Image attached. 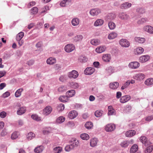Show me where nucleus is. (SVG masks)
<instances>
[{"label":"nucleus","mask_w":153,"mask_h":153,"mask_svg":"<svg viewBox=\"0 0 153 153\" xmlns=\"http://www.w3.org/2000/svg\"><path fill=\"white\" fill-rule=\"evenodd\" d=\"M91 43L94 45H97L100 44V41L97 39H92L91 41Z\"/></svg>","instance_id":"nucleus-35"},{"label":"nucleus","mask_w":153,"mask_h":153,"mask_svg":"<svg viewBox=\"0 0 153 153\" xmlns=\"http://www.w3.org/2000/svg\"><path fill=\"white\" fill-rule=\"evenodd\" d=\"M66 87L64 86H61L59 87L58 88V91L59 92H63L66 90Z\"/></svg>","instance_id":"nucleus-60"},{"label":"nucleus","mask_w":153,"mask_h":153,"mask_svg":"<svg viewBox=\"0 0 153 153\" xmlns=\"http://www.w3.org/2000/svg\"><path fill=\"white\" fill-rule=\"evenodd\" d=\"M136 134V131L134 130H130L127 131L125 133L126 136L128 137H132Z\"/></svg>","instance_id":"nucleus-23"},{"label":"nucleus","mask_w":153,"mask_h":153,"mask_svg":"<svg viewBox=\"0 0 153 153\" xmlns=\"http://www.w3.org/2000/svg\"><path fill=\"white\" fill-rule=\"evenodd\" d=\"M94 71V68L91 67H88L85 70L84 74L87 75H90L92 74Z\"/></svg>","instance_id":"nucleus-14"},{"label":"nucleus","mask_w":153,"mask_h":153,"mask_svg":"<svg viewBox=\"0 0 153 153\" xmlns=\"http://www.w3.org/2000/svg\"><path fill=\"white\" fill-rule=\"evenodd\" d=\"M143 30L144 31L148 33H149L153 34V27L150 25L145 26Z\"/></svg>","instance_id":"nucleus-13"},{"label":"nucleus","mask_w":153,"mask_h":153,"mask_svg":"<svg viewBox=\"0 0 153 153\" xmlns=\"http://www.w3.org/2000/svg\"><path fill=\"white\" fill-rule=\"evenodd\" d=\"M140 141L144 144L145 146H147L149 144H150V143L147 140V138L145 136H142L140 138Z\"/></svg>","instance_id":"nucleus-19"},{"label":"nucleus","mask_w":153,"mask_h":153,"mask_svg":"<svg viewBox=\"0 0 153 153\" xmlns=\"http://www.w3.org/2000/svg\"><path fill=\"white\" fill-rule=\"evenodd\" d=\"M80 21L77 18H74L72 19L71 20V24L73 26H76L79 24Z\"/></svg>","instance_id":"nucleus-24"},{"label":"nucleus","mask_w":153,"mask_h":153,"mask_svg":"<svg viewBox=\"0 0 153 153\" xmlns=\"http://www.w3.org/2000/svg\"><path fill=\"white\" fill-rule=\"evenodd\" d=\"M101 10L98 8H95L91 9L89 12L91 15L93 16H97L101 13Z\"/></svg>","instance_id":"nucleus-6"},{"label":"nucleus","mask_w":153,"mask_h":153,"mask_svg":"<svg viewBox=\"0 0 153 153\" xmlns=\"http://www.w3.org/2000/svg\"><path fill=\"white\" fill-rule=\"evenodd\" d=\"M19 133L17 132H14L11 135V138L12 139H15L18 137Z\"/></svg>","instance_id":"nucleus-56"},{"label":"nucleus","mask_w":153,"mask_h":153,"mask_svg":"<svg viewBox=\"0 0 153 153\" xmlns=\"http://www.w3.org/2000/svg\"><path fill=\"white\" fill-rule=\"evenodd\" d=\"M104 21L101 19H98L96 20L94 23V25L95 27L101 26L103 24Z\"/></svg>","instance_id":"nucleus-32"},{"label":"nucleus","mask_w":153,"mask_h":153,"mask_svg":"<svg viewBox=\"0 0 153 153\" xmlns=\"http://www.w3.org/2000/svg\"><path fill=\"white\" fill-rule=\"evenodd\" d=\"M119 43L121 46L123 47H128L130 45L129 42L126 39H122L119 41Z\"/></svg>","instance_id":"nucleus-7"},{"label":"nucleus","mask_w":153,"mask_h":153,"mask_svg":"<svg viewBox=\"0 0 153 153\" xmlns=\"http://www.w3.org/2000/svg\"><path fill=\"white\" fill-rule=\"evenodd\" d=\"M118 35L117 33L115 32H112L109 33L108 36V38L109 39H113L116 38Z\"/></svg>","instance_id":"nucleus-28"},{"label":"nucleus","mask_w":153,"mask_h":153,"mask_svg":"<svg viewBox=\"0 0 153 153\" xmlns=\"http://www.w3.org/2000/svg\"><path fill=\"white\" fill-rule=\"evenodd\" d=\"M54 150L55 153H59L62 151V148L61 147L58 146L54 148Z\"/></svg>","instance_id":"nucleus-55"},{"label":"nucleus","mask_w":153,"mask_h":153,"mask_svg":"<svg viewBox=\"0 0 153 153\" xmlns=\"http://www.w3.org/2000/svg\"><path fill=\"white\" fill-rule=\"evenodd\" d=\"M26 110V109L25 107H21L18 110L17 114L19 115H21L25 112Z\"/></svg>","instance_id":"nucleus-36"},{"label":"nucleus","mask_w":153,"mask_h":153,"mask_svg":"<svg viewBox=\"0 0 153 153\" xmlns=\"http://www.w3.org/2000/svg\"><path fill=\"white\" fill-rule=\"evenodd\" d=\"M140 63L137 62H131L128 64V67L132 69H137L140 66Z\"/></svg>","instance_id":"nucleus-11"},{"label":"nucleus","mask_w":153,"mask_h":153,"mask_svg":"<svg viewBox=\"0 0 153 153\" xmlns=\"http://www.w3.org/2000/svg\"><path fill=\"white\" fill-rule=\"evenodd\" d=\"M153 150V146L150 145L146 148L145 151V153H150Z\"/></svg>","instance_id":"nucleus-47"},{"label":"nucleus","mask_w":153,"mask_h":153,"mask_svg":"<svg viewBox=\"0 0 153 153\" xmlns=\"http://www.w3.org/2000/svg\"><path fill=\"white\" fill-rule=\"evenodd\" d=\"M145 84L146 85L149 86L153 85V78L148 79L145 81Z\"/></svg>","instance_id":"nucleus-38"},{"label":"nucleus","mask_w":153,"mask_h":153,"mask_svg":"<svg viewBox=\"0 0 153 153\" xmlns=\"http://www.w3.org/2000/svg\"><path fill=\"white\" fill-rule=\"evenodd\" d=\"M78 60L79 61L82 63H85L87 61L88 59L85 56L81 55L79 56Z\"/></svg>","instance_id":"nucleus-34"},{"label":"nucleus","mask_w":153,"mask_h":153,"mask_svg":"<svg viewBox=\"0 0 153 153\" xmlns=\"http://www.w3.org/2000/svg\"><path fill=\"white\" fill-rule=\"evenodd\" d=\"M52 110V108L51 106H47L44 109L43 114L45 115H48L51 113Z\"/></svg>","instance_id":"nucleus-9"},{"label":"nucleus","mask_w":153,"mask_h":153,"mask_svg":"<svg viewBox=\"0 0 153 153\" xmlns=\"http://www.w3.org/2000/svg\"><path fill=\"white\" fill-rule=\"evenodd\" d=\"M111 59V55L109 54H106L103 55L102 57V60L105 62H109Z\"/></svg>","instance_id":"nucleus-31"},{"label":"nucleus","mask_w":153,"mask_h":153,"mask_svg":"<svg viewBox=\"0 0 153 153\" xmlns=\"http://www.w3.org/2000/svg\"><path fill=\"white\" fill-rule=\"evenodd\" d=\"M69 83L71 87L72 88L77 89L81 88V86L79 84L76 82H70Z\"/></svg>","instance_id":"nucleus-18"},{"label":"nucleus","mask_w":153,"mask_h":153,"mask_svg":"<svg viewBox=\"0 0 153 153\" xmlns=\"http://www.w3.org/2000/svg\"><path fill=\"white\" fill-rule=\"evenodd\" d=\"M64 109L65 105L61 103L58 105L57 109L59 111H62Z\"/></svg>","instance_id":"nucleus-52"},{"label":"nucleus","mask_w":153,"mask_h":153,"mask_svg":"<svg viewBox=\"0 0 153 153\" xmlns=\"http://www.w3.org/2000/svg\"><path fill=\"white\" fill-rule=\"evenodd\" d=\"M108 115H115L116 114V112L115 109H114L112 106L110 105L108 107Z\"/></svg>","instance_id":"nucleus-21"},{"label":"nucleus","mask_w":153,"mask_h":153,"mask_svg":"<svg viewBox=\"0 0 153 153\" xmlns=\"http://www.w3.org/2000/svg\"><path fill=\"white\" fill-rule=\"evenodd\" d=\"M51 129L50 127H47L44 128L43 131V133L44 134H47L51 132Z\"/></svg>","instance_id":"nucleus-43"},{"label":"nucleus","mask_w":153,"mask_h":153,"mask_svg":"<svg viewBox=\"0 0 153 153\" xmlns=\"http://www.w3.org/2000/svg\"><path fill=\"white\" fill-rule=\"evenodd\" d=\"M31 118L33 120H35L37 121L41 120V118L36 114L32 115L31 116Z\"/></svg>","instance_id":"nucleus-50"},{"label":"nucleus","mask_w":153,"mask_h":153,"mask_svg":"<svg viewBox=\"0 0 153 153\" xmlns=\"http://www.w3.org/2000/svg\"><path fill=\"white\" fill-rule=\"evenodd\" d=\"M59 100L62 102H67L68 101V97L66 95V96H60L59 98Z\"/></svg>","instance_id":"nucleus-45"},{"label":"nucleus","mask_w":153,"mask_h":153,"mask_svg":"<svg viewBox=\"0 0 153 153\" xmlns=\"http://www.w3.org/2000/svg\"><path fill=\"white\" fill-rule=\"evenodd\" d=\"M114 72V69L113 67L109 66L105 69V73L108 75H110Z\"/></svg>","instance_id":"nucleus-25"},{"label":"nucleus","mask_w":153,"mask_h":153,"mask_svg":"<svg viewBox=\"0 0 153 153\" xmlns=\"http://www.w3.org/2000/svg\"><path fill=\"white\" fill-rule=\"evenodd\" d=\"M43 149V146L41 145L36 148L34 150V151L35 152L39 153L42 152Z\"/></svg>","instance_id":"nucleus-39"},{"label":"nucleus","mask_w":153,"mask_h":153,"mask_svg":"<svg viewBox=\"0 0 153 153\" xmlns=\"http://www.w3.org/2000/svg\"><path fill=\"white\" fill-rule=\"evenodd\" d=\"M119 83L117 82L110 83L109 84L110 88L113 90L116 89L119 86Z\"/></svg>","instance_id":"nucleus-16"},{"label":"nucleus","mask_w":153,"mask_h":153,"mask_svg":"<svg viewBox=\"0 0 153 153\" xmlns=\"http://www.w3.org/2000/svg\"><path fill=\"white\" fill-rule=\"evenodd\" d=\"M147 21L148 19L147 18H143L141 19L140 20H139L138 21L137 23L138 24H141L146 22Z\"/></svg>","instance_id":"nucleus-58"},{"label":"nucleus","mask_w":153,"mask_h":153,"mask_svg":"<svg viewBox=\"0 0 153 153\" xmlns=\"http://www.w3.org/2000/svg\"><path fill=\"white\" fill-rule=\"evenodd\" d=\"M121 146L123 147H126L128 145L127 141H124L122 142L120 144Z\"/></svg>","instance_id":"nucleus-59"},{"label":"nucleus","mask_w":153,"mask_h":153,"mask_svg":"<svg viewBox=\"0 0 153 153\" xmlns=\"http://www.w3.org/2000/svg\"><path fill=\"white\" fill-rule=\"evenodd\" d=\"M145 77V75L142 73H139L135 74L133 76L134 79L138 81H141L143 80Z\"/></svg>","instance_id":"nucleus-2"},{"label":"nucleus","mask_w":153,"mask_h":153,"mask_svg":"<svg viewBox=\"0 0 153 153\" xmlns=\"http://www.w3.org/2000/svg\"><path fill=\"white\" fill-rule=\"evenodd\" d=\"M65 120V118L63 117H60L56 120V122L59 123H61L64 122Z\"/></svg>","instance_id":"nucleus-53"},{"label":"nucleus","mask_w":153,"mask_h":153,"mask_svg":"<svg viewBox=\"0 0 153 153\" xmlns=\"http://www.w3.org/2000/svg\"><path fill=\"white\" fill-rule=\"evenodd\" d=\"M149 59V57L147 55H143L140 56L139 60L140 62H145L148 61Z\"/></svg>","instance_id":"nucleus-26"},{"label":"nucleus","mask_w":153,"mask_h":153,"mask_svg":"<svg viewBox=\"0 0 153 153\" xmlns=\"http://www.w3.org/2000/svg\"><path fill=\"white\" fill-rule=\"evenodd\" d=\"M10 95V93L9 91H7L2 94V97L4 98H5L9 97Z\"/></svg>","instance_id":"nucleus-63"},{"label":"nucleus","mask_w":153,"mask_h":153,"mask_svg":"<svg viewBox=\"0 0 153 153\" xmlns=\"http://www.w3.org/2000/svg\"><path fill=\"white\" fill-rule=\"evenodd\" d=\"M103 113V111L102 110H97L95 113V115L97 117H100L101 116Z\"/></svg>","instance_id":"nucleus-51"},{"label":"nucleus","mask_w":153,"mask_h":153,"mask_svg":"<svg viewBox=\"0 0 153 153\" xmlns=\"http://www.w3.org/2000/svg\"><path fill=\"white\" fill-rule=\"evenodd\" d=\"M35 134L32 132L29 133L27 136V138L28 140H30L35 137Z\"/></svg>","instance_id":"nucleus-49"},{"label":"nucleus","mask_w":153,"mask_h":153,"mask_svg":"<svg viewBox=\"0 0 153 153\" xmlns=\"http://www.w3.org/2000/svg\"><path fill=\"white\" fill-rule=\"evenodd\" d=\"M31 12L33 14H36L38 11V9L36 7H33L31 9Z\"/></svg>","instance_id":"nucleus-62"},{"label":"nucleus","mask_w":153,"mask_h":153,"mask_svg":"<svg viewBox=\"0 0 153 153\" xmlns=\"http://www.w3.org/2000/svg\"><path fill=\"white\" fill-rule=\"evenodd\" d=\"M138 146L137 145L134 144L131 146L130 150V152L132 153H134L136 152L138 149Z\"/></svg>","instance_id":"nucleus-44"},{"label":"nucleus","mask_w":153,"mask_h":153,"mask_svg":"<svg viewBox=\"0 0 153 153\" xmlns=\"http://www.w3.org/2000/svg\"><path fill=\"white\" fill-rule=\"evenodd\" d=\"M75 91L74 90H71L66 92V95L68 98L72 97L75 95Z\"/></svg>","instance_id":"nucleus-33"},{"label":"nucleus","mask_w":153,"mask_h":153,"mask_svg":"<svg viewBox=\"0 0 153 153\" xmlns=\"http://www.w3.org/2000/svg\"><path fill=\"white\" fill-rule=\"evenodd\" d=\"M78 76V72L75 70H73L68 73V77L70 78L76 79Z\"/></svg>","instance_id":"nucleus-4"},{"label":"nucleus","mask_w":153,"mask_h":153,"mask_svg":"<svg viewBox=\"0 0 153 153\" xmlns=\"http://www.w3.org/2000/svg\"><path fill=\"white\" fill-rule=\"evenodd\" d=\"M116 128L115 125L113 123L107 124L105 126V130L107 132H111L113 131Z\"/></svg>","instance_id":"nucleus-3"},{"label":"nucleus","mask_w":153,"mask_h":153,"mask_svg":"<svg viewBox=\"0 0 153 153\" xmlns=\"http://www.w3.org/2000/svg\"><path fill=\"white\" fill-rule=\"evenodd\" d=\"M128 16L125 13L121 12L119 14V18L121 19H127L128 18Z\"/></svg>","instance_id":"nucleus-27"},{"label":"nucleus","mask_w":153,"mask_h":153,"mask_svg":"<svg viewBox=\"0 0 153 153\" xmlns=\"http://www.w3.org/2000/svg\"><path fill=\"white\" fill-rule=\"evenodd\" d=\"M23 89L20 88L18 89L15 94V96L16 97H19L21 96L22 92L23 91Z\"/></svg>","instance_id":"nucleus-40"},{"label":"nucleus","mask_w":153,"mask_h":153,"mask_svg":"<svg viewBox=\"0 0 153 153\" xmlns=\"http://www.w3.org/2000/svg\"><path fill=\"white\" fill-rule=\"evenodd\" d=\"M56 60L55 58L50 57L47 60L46 62L48 64L53 65L56 62Z\"/></svg>","instance_id":"nucleus-30"},{"label":"nucleus","mask_w":153,"mask_h":153,"mask_svg":"<svg viewBox=\"0 0 153 153\" xmlns=\"http://www.w3.org/2000/svg\"><path fill=\"white\" fill-rule=\"evenodd\" d=\"M106 49L105 46H100L97 48L96 49V51L99 53H101L104 51Z\"/></svg>","instance_id":"nucleus-29"},{"label":"nucleus","mask_w":153,"mask_h":153,"mask_svg":"<svg viewBox=\"0 0 153 153\" xmlns=\"http://www.w3.org/2000/svg\"><path fill=\"white\" fill-rule=\"evenodd\" d=\"M79 142L78 140H74L72 142V143L69 145L66 146L65 148V150L66 152H69L72 149H73L75 147H77Z\"/></svg>","instance_id":"nucleus-1"},{"label":"nucleus","mask_w":153,"mask_h":153,"mask_svg":"<svg viewBox=\"0 0 153 153\" xmlns=\"http://www.w3.org/2000/svg\"><path fill=\"white\" fill-rule=\"evenodd\" d=\"M85 127L88 129H90L93 127V123L91 122H87L85 124Z\"/></svg>","instance_id":"nucleus-42"},{"label":"nucleus","mask_w":153,"mask_h":153,"mask_svg":"<svg viewBox=\"0 0 153 153\" xmlns=\"http://www.w3.org/2000/svg\"><path fill=\"white\" fill-rule=\"evenodd\" d=\"M75 49L74 45L71 44H67L65 46V51L68 53H70L74 50Z\"/></svg>","instance_id":"nucleus-5"},{"label":"nucleus","mask_w":153,"mask_h":153,"mask_svg":"<svg viewBox=\"0 0 153 153\" xmlns=\"http://www.w3.org/2000/svg\"><path fill=\"white\" fill-rule=\"evenodd\" d=\"M131 99V97L128 95H126L121 97L120 99V102L122 103H124L129 101Z\"/></svg>","instance_id":"nucleus-12"},{"label":"nucleus","mask_w":153,"mask_h":153,"mask_svg":"<svg viewBox=\"0 0 153 153\" xmlns=\"http://www.w3.org/2000/svg\"><path fill=\"white\" fill-rule=\"evenodd\" d=\"M77 112L75 110H72L70 111L68 115V117L70 119H73L77 116Z\"/></svg>","instance_id":"nucleus-8"},{"label":"nucleus","mask_w":153,"mask_h":153,"mask_svg":"<svg viewBox=\"0 0 153 153\" xmlns=\"http://www.w3.org/2000/svg\"><path fill=\"white\" fill-rule=\"evenodd\" d=\"M108 19H109L110 20H112L114 19L116 17V15L114 13H110L108 15Z\"/></svg>","instance_id":"nucleus-54"},{"label":"nucleus","mask_w":153,"mask_h":153,"mask_svg":"<svg viewBox=\"0 0 153 153\" xmlns=\"http://www.w3.org/2000/svg\"><path fill=\"white\" fill-rule=\"evenodd\" d=\"M83 39V36L81 35H77L73 38V41L75 42L81 41Z\"/></svg>","instance_id":"nucleus-37"},{"label":"nucleus","mask_w":153,"mask_h":153,"mask_svg":"<svg viewBox=\"0 0 153 153\" xmlns=\"http://www.w3.org/2000/svg\"><path fill=\"white\" fill-rule=\"evenodd\" d=\"M71 4V0H63L60 3V5L62 7H68Z\"/></svg>","instance_id":"nucleus-10"},{"label":"nucleus","mask_w":153,"mask_h":153,"mask_svg":"<svg viewBox=\"0 0 153 153\" xmlns=\"http://www.w3.org/2000/svg\"><path fill=\"white\" fill-rule=\"evenodd\" d=\"M137 11L138 13L140 14H143L145 13V11L144 9L142 8H139L137 9Z\"/></svg>","instance_id":"nucleus-64"},{"label":"nucleus","mask_w":153,"mask_h":153,"mask_svg":"<svg viewBox=\"0 0 153 153\" xmlns=\"http://www.w3.org/2000/svg\"><path fill=\"white\" fill-rule=\"evenodd\" d=\"M98 140L97 138H91L90 140V146L92 147H94L96 146L98 142Z\"/></svg>","instance_id":"nucleus-15"},{"label":"nucleus","mask_w":153,"mask_h":153,"mask_svg":"<svg viewBox=\"0 0 153 153\" xmlns=\"http://www.w3.org/2000/svg\"><path fill=\"white\" fill-rule=\"evenodd\" d=\"M134 40L138 44H143L146 41L145 38L137 37L134 38Z\"/></svg>","instance_id":"nucleus-17"},{"label":"nucleus","mask_w":153,"mask_h":153,"mask_svg":"<svg viewBox=\"0 0 153 153\" xmlns=\"http://www.w3.org/2000/svg\"><path fill=\"white\" fill-rule=\"evenodd\" d=\"M24 36V33L21 32L18 34L16 36V40L17 41H19L22 39Z\"/></svg>","instance_id":"nucleus-46"},{"label":"nucleus","mask_w":153,"mask_h":153,"mask_svg":"<svg viewBox=\"0 0 153 153\" xmlns=\"http://www.w3.org/2000/svg\"><path fill=\"white\" fill-rule=\"evenodd\" d=\"M67 125L70 128H73L75 126L74 123L73 121H69L67 123Z\"/></svg>","instance_id":"nucleus-61"},{"label":"nucleus","mask_w":153,"mask_h":153,"mask_svg":"<svg viewBox=\"0 0 153 153\" xmlns=\"http://www.w3.org/2000/svg\"><path fill=\"white\" fill-rule=\"evenodd\" d=\"M144 49L140 47H139L134 49V52L135 54H141L144 52Z\"/></svg>","instance_id":"nucleus-22"},{"label":"nucleus","mask_w":153,"mask_h":153,"mask_svg":"<svg viewBox=\"0 0 153 153\" xmlns=\"http://www.w3.org/2000/svg\"><path fill=\"white\" fill-rule=\"evenodd\" d=\"M132 4L128 2H125L122 4L120 6L122 9H127L131 7Z\"/></svg>","instance_id":"nucleus-20"},{"label":"nucleus","mask_w":153,"mask_h":153,"mask_svg":"<svg viewBox=\"0 0 153 153\" xmlns=\"http://www.w3.org/2000/svg\"><path fill=\"white\" fill-rule=\"evenodd\" d=\"M108 26L110 29L113 30L115 29L116 25L114 23L112 22H110L108 23Z\"/></svg>","instance_id":"nucleus-48"},{"label":"nucleus","mask_w":153,"mask_h":153,"mask_svg":"<svg viewBox=\"0 0 153 153\" xmlns=\"http://www.w3.org/2000/svg\"><path fill=\"white\" fill-rule=\"evenodd\" d=\"M81 138L84 140H87L89 139V136L87 134L82 133L80 136Z\"/></svg>","instance_id":"nucleus-41"},{"label":"nucleus","mask_w":153,"mask_h":153,"mask_svg":"<svg viewBox=\"0 0 153 153\" xmlns=\"http://www.w3.org/2000/svg\"><path fill=\"white\" fill-rule=\"evenodd\" d=\"M49 10V7L48 6L46 5L42 9V11L40 13L41 14H42L44 13H46V12Z\"/></svg>","instance_id":"nucleus-57"}]
</instances>
